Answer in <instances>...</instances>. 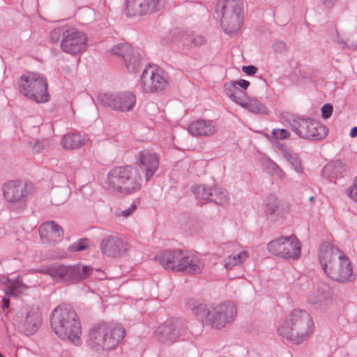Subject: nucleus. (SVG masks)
<instances>
[{"instance_id": "50", "label": "nucleus", "mask_w": 357, "mask_h": 357, "mask_svg": "<svg viewBox=\"0 0 357 357\" xmlns=\"http://www.w3.org/2000/svg\"><path fill=\"white\" fill-rule=\"evenodd\" d=\"M10 300L7 297H4L2 300V307L3 309L7 308L9 306Z\"/></svg>"}, {"instance_id": "41", "label": "nucleus", "mask_w": 357, "mask_h": 357, "mask_svg": "<svg viewBox=\"0 0 357 357\" xmlns=\"http://www.w3.org/2000/svg\"><path fill=\"white\" fill-rule=\"evenodd\" d=\"M272 135L276 140H282L289 138L290 133L285 129L275 128L272 130Z\"/></svg>"}, {"instance_id": "2", "label": "nucleus", "mask_w": 357, "mask_h": 357, "mask_svg": "<svg viewBox=\"0 0 357 357\" xmlns=\"http://www.w3.org/2000/svg\"><path fill=\"white\" fill-rule=\"evenodd\" d=\"M319 261L324 273L332 280L345 283L354 280L350 261L338 248L331 244L322 245Z\"/></svg>"}, {"instance_id": "18", "label": "nucleus", "mask_w": 357, "mask_h": 357, "mask_svg": "<svg viewBox=\"0 0 357 357\" xmlns=\"http://www.w3.org/2000/svg\"><path fill=\"white\" fill-rule=\"evenodd\" d=\"M100 248L103 255L115 258L123 256L128 245L117 236H108L103 238Z\"/></svg>"}, {"instance_id": "23", "label": "nucleus", "mask_w": 357, "mask_h": 357, "mask_svg": "<svg viewBox=\"0 0 357 357\" xmlns=\"http://www.w3.org/2000/svg\"><path fill=\"white\" fill-rule=\"evenodd\" d=\"M215 123L211 120H197L188 126V131L193 136L209 137L216 132Z\"/></svg>"}, {"instance_id": "1", "label": "nucleus", "mask_w": 357, "mask_h": 357, "mask_svg": "<svg viewBox=\"0 0 357 357\" xmlns=\"http://www.w3.org/2000/svg\"><path fill=\"white\" fill-rule=\"evenodd\" d=\"M315 326L312 317L305 310L290 312L278 326V334L293 344H301L313 334Z\"/></svg>"}, {"instance_id": "52", "label": "nucleus", "mask_w": 357, "mask_h": 357, "mask_svg": "<svg viewBox=\"0 0 357 357\" xmlns=\"http://www.w3.org/2000/svg\"><path fill=\"white\" fill-rule=\"evenodd\" d=\"M310 201H312V200H313V197H311L310 198Z\"/></svg>"}, {"instance_id": "34", "label": "nucleus", "mask_w": 357, "mask_h": 357, "mask_svg": "<svg viewBox=\"0 0 357 357\" xmlns=\"http://www.w3.org/2000/svg\"><path fill=\"white\" fill-rule=\"evenodd\" d=\"M40 316L38 312L29 313L25 318V326L30 333H35L40 324Z\"/></svg>"}, {"instance_id": "11", "label": "nucleus", "mask_w": 357, "mask_h": 357, "mask_svg": "<svg viewBox=\"0 0 357 357\" xmlns=\"http://www.w3.org/2000/svg\"><path fill=\"white\" fill-rule=\"evenodd\" d=\"M169 84L165 72L154 65H148L142 72L138 85L144 93H155L165 89Z\"/></svg>"}, {"instance_id": "31", "label": "nucleus", "mask_w": 357, "mask_h": 357, "mask_svg": "<svg viewBox=\"0 0 357 357\" xmlns=\"http://www.w3.org/2000/svg\"><path fill=\"white\" fill-rule=\"evenodd\" d=\"M345 165L340 160L328 163L323 169V174L332 178L342 177L345 172Z\"/></svg>"}, {"instance_id": "36", "label": "nucleus", "mask_w": 357, "mask_h": 357, "mask_svg": "<svg viewBox=\"0 0 357 357\" xmlns=\"http://www.w3.org/2000/svg\"><path fill=\"white\" fill-rule=\"evenodd\" d=\"M192 192L197 199H209L213 197L212 188L203 185L194 186Z\"/></svg>"}, {"instance_id": "55", "label": "nucleus", "mask_w": 357, "mask_h": 357, "mask_svg": "<svg viewBox=\"0 0 357 357\" xmlns=\"http://www.w3.org/2000/svg\"><path fill=\"white\" fill-rule=\"evenodd\" d=\"M0 357H3V356L0 354Z\"/></svg>"}, {"instance_id": "51", "label": "nucleus", "mask_w": 357, "mask_h": 357, "mask_svg": "<svg viewBox=\"0 0 357 357\" xmlns=\"http://www.w3.org/2000/svg\"><path fill=\"white\" fill-rule=\"evenodd\" d=\"M350 136H351V137H357V126H356V127L353 128L351 130V132H350Z\"/></svg>"}, {"instance_id": "29", "label": "nucleus", "mask_w": 357, "mask_h": 357, "mask_svg": "<svg viewBox=\"0 0 357 357\" xmlns=\"http://www.w3.org/2000/svg\"><path fill=\"white\" fill-rule=\"evenodd\" d=\"M242 107L254 114H266V107L256 98L245 97L238 103Z\"/></svg>"}, {"instance_id": "54", "label": "nucleus", "mask_w": 357, "mask_h": 357, "mask_svg": "<svg viewBox=\"0 0 357 357\" xmlns=\"http://www.w3.org/2000/svg\"><path fill=\"white\" fill-rule=\"evenodd\" d=\"M176 31H174V32H173L172 34H174H174L176 33Z\"/></svg>"}, {"instance_id": "32", "label": "nucleus", "mask_w": 357, "mask_h": 357, "mask_svg": "<svg viewBox=\"0 0 357 357\" xmlns=\"http://www.w3.org/2000/svg\"><path fill=\"white\" fill-rule=\"evenodd\" d=\"M266 213L268 218H273L280 214V201L273 195L268 196L264 200Z\"/></svg>"}, {"instance_id": "49", "label": "nucleus", "mask_w": 357, "mask_h": 357, "mask_svg": "<svg viewBox=\"0 0 357 357\" xmlns=\"http://www.w3.org/2000/svg\"><path fill=\"white\" fill-rule=\"evenodd\" d=\"M337 0H321L322 3L328 8L332 7Z\"/></svg>"}, {"instance_id": "39", "label": "nucleus", "mask_w": 357, "mask_h": 357, "mask_svg": "<svg viewBox=\"0 0 357 357\" xmlns=\"http://www.w3.org/2000/svg\"><path fill=\"white\" fill-rule=\"evenodd\" d=\"M132 47L128 44H119L114 46L110 53L114 55H119L123 58V54H126L131 51Z\"/></svg>"}, {"instance_id": "20", "label": "nucleus", "mask_w": 357, "mask_h": 357, "mask_svg": "<svg viewBox=\"0 0 357 357\" xmlns=\"http://www.w3.org/2000/svg\"><path fill=\"white\" fill-rule=\"evenodd\" d=\"M180 264L178 272L188 274H199L204 269V264L197 255L181 250Z\"/></svg>"}, {"instance_id": "17", "label": "nucleus", "mask_w": 357, "mask_h": 357, "mask_svg": "<svg viewBox=\"0 0 357 357\" xmlns=\"http://www.w3.org/2000/svg\"><path fill=\"white\" fill-rule=\"evenodd\" d=\"M100 102L114 110L128 112L136 105V96L130 91L113 94H103L100 96Z\"/></svg>"}, {"instance_id": "19", "label": "nucleus", "mask_w": 357, "mask_h": 357, "mask_svg": "<svg viewBox=\"0 0 357 357\" xmlns=\"http://www.w3.org/2000/svg\"><path fill=\"white\" fill-rule=\"evenodd\" d=\"M159 155L151 151L144 150L138 154V167L141 172L144 173L146 181H149L159 167Z\"/></svg>"}, {"instance_id": "48", "label": "nucleus", "mask_w": 357, "mask_h": 357, "mask_svg": "<svg viewBox=\"0 0 357 357\" xmlns=\"http://www.w3.org/2000/svg\"><path fill=\"white\" fill-rule=\"evenodd\" d=\"M234 84H236L238 87H241L244 90L247 89L250 86V82L245 79H239L238 81L235 82Z\"/></svg>"}, {"instance_id": "33", "label": "nucleus", "mask_w": 357, "mask_h": 357, "mask_svg": "<svg viewBox=\"0 0 357 357\" xmlns=\"http://www.w3.org/2000/svg\"><path fill=\"white\" fill-rule=\"evenodd\" d=\"M123 60L128 70L130 73H135L140 65V56L132 48L131 51L123 54Z\"/></svg>"}, {"instance_id": "25", "label": "nucleus", "mask_w": 357, "mask_h": 357, "mask_svg": "<svg viewBox=\"0 0 357 357\" xmlns=\"http://www.w3.org/2000/svg\"><path fill=\"white\" fill-rule=\"evenodd\" d=\"M276 148L280 151L282 157L289 162L291 168L297 173H303V167L301 158L297 153L287 147L284 144L277 143Z\"/></svg>"}, {"instance_id": "5", "label": "nucleus", "mask_w": 357, "mask_h": 357, "mask_svg": "<svg viewBox=\"0 0 357 357\" xmlns=\"http://www.w3.org/2000/svg\"><path fill=\"white\" fill-rule=\"evenodd\" d=\"M125 335L126 330L122 326L102 322L89 329L87 344L94 351H107L114 349Z\"/></svg>"}, {"instance_id": "16", "label": "nucleus", "mask_w": 357, "mask_h": 357, "mask_svg": "<svg viewBox=\"0 0 357 357\" xmlns=\"http://www.w3.org/2000/svg\"><path fill=\"white\" fill-rule=\"evenodd\" d=\"M306 301L314 309L325 312L332 303L330 287L321 282L313 284L307 293Z\"/></svg>"}, {"instance_id": "24", "label": "nucleus", "mask_w": 357, "mask_h": 357, "mask_svg": "<svg viewBox=\"0 0 357 357\" xmlns=\"http://www.w3.org/2000/svg\"><path fill=\"white\" fill-rule=\"evenodd\" d=\"M181 250H165L156 255L160 264L166 270L178 272Z\"/></svg>"}, {"instance_id": "6", "label": "nucleus", "mask_w": 357, "mask_h": 357, "mask_svg": "<svg viewBox=\"0 0 357 357\" xmlns=\"http://www.w3.org/2000/svg\"><path fill=\"white\" fill-rule=\"evenodd\" d=\"M142 181L139 170L127 165L110 170L105 185L113 193L128 195L139 190L142 186Z\"/></svg>"}, {"instance_id": "42", "label": "nucleus", "mask_w": 357, "mask_h": 357, "mask_svg": "<svg viewBox=\"0 0 357 357\" xmlns=\"http://www.w3.org/2000/svg\"><path fill=\"white\" fill-rule=\"evenodd\" d=\"M66 28H68V26L56 27L50 33V38L52 42L56 43L61 36L63 38V33Z\"/></svg>"}, {"instance_id": "15", "label": "nucleus", "mask_w": 357, "mask_h": 357, "mask_svg": "<svg viewBox=\"0 0 357 357\" xmlns=\"http://www.w3.org/2000/svg\"><path fill=\"white\" fill-rule=\"evenodd\" d=\"M3 197L7 205L13 211H22L26 207L25 194L26 185L17 181H11L2 187Z\"/></svg>"}, {"instance_id": "7", "label": "nucleus", "mask_w": 357, "mask_h": 357, "mask_svg": "<svg viewBox=\"0 0 357 357\" xmlns=\"http://www.w3.org/2000/svg\"><path fill=\"white\" fill-rule=\"evenodd\" d=\"M216 12L221 15L220 23L225 33L232 37L241 29L243 20V0H222Z\"/></svg>"}, {"instance_id": "27", "label": "nucleus", "mask_w": 357, "mask_h": 357, "mask_svg": "<svg viewBox=\"0 0 357 357\" xmlns=\"http://www.w3.org/2000/svg\"><path fill=\"white\" fill-rule=\"evenodd\" d=\"M5 284L4 292L8 296H18L24 294L29 287L25 284L18 277L14 280L4 278L2 281Z\"/></svg>"}, {"instance_id": "21", "label": "nucleus", "mask_w": 357, "mask_h": 357, "mask_svg": "<svg viewBox=\"0 0 357 357\" xmlns=\"http://www.w3.org/2000/svg\"><path fill=\"white\" fill-rule=\"evenodd\" d=\"M160 0H126L128 16L145 15L159 9Z\"/></svg>"}, {"instance_id": "38", "label": "nucleus", "mask_w": 357, "mask_h": 357, "mask_svg": "<svg viewBox=\"0 0 357 357\" xmlns=\"http://www.w3.org/2000/svg\"><path fill=\"white\" fill-rule=\"evenodd\" d=\"M89 248V241L86 238H82L69 245L68 250L70 252H79L88 250Z\"/></svg>"}, {"instance_id": "10", "label": "nucleus", "mask_w": 357, "mask_h": 357, "mask_svg": "<svg viewBox=\"0 0 357 357\" xmlns=\"http://www.w3.org/2000/svg\"><path fill=\"white\" fill-rule=\"evenodd\" d=\"M267 249L272 255L285 259L298 260L301 255V245L294 234L270 241Z\"/></svg>"}, {"instance_id": "45", "label": "nucleus", "mask_w": 357, "mask_h": 357, "mask_svg": "<svg viewBox=\"0 0 357 357\" xmlns=\"http://www.w3.org/2000/svg\"><path fill=\"white\" fill-rule=\"evenodd\" d=\"M242 70L248 75H252L257 72V68L254 66H243Z\"/></svg>"}, {"instance_id": "30", "label": "nucleus", "mask_w": 357, "mask_h": 357, "mask_svg": "<svg viewBox=\"0 0 357 357\" xmlns=\"http://www.w3.org/2000/svg\"><path fill=\"white\" fill-rule=\"evenodd\" d=\"M224 91L226 96L238 105L241 102L242 98L245 97V93L233 82L225 83Z\"/></svg>"}, {"instance_id": "3", "label": "nucleus", "mask_w": 357, "mask_h": 357, "mask_svg": "<svg viewBox=\"0 0 357 357\" xmlns=\"http://www.w3.org/2000/svg\"><path fill=\"white\" fill-rule=\"evenodd\" d=\"M188 308L196 317L213 328L220 329L234 321L236 315V305L229 301H225L211 306L208 309L204 304L195 298H190L186 303Z\"/></svg>"}, {"instance_id": "4", "label": "nucleus", "mask_w": 357, "mask_h": 357, "mask_svg": "<svg viewBox=\"0 0 357 357\" xmlns=\"http://www.w3.org/2000/svg\"><path fill=\"white\" fill-rule=\"evenodd\" d=\"M50 324L60 339L75 345L81 343V325L71 305L61 304L57 306L52 312Z\"/></svg>"}, {"instance_id": "9", "label": "nucleus", "mask_w": 357, "mask_h": 357, "mask_svg": "<svg viewBox=\"0 0 357 357\" xmlns=\"http://www.w3.org/2000/svg\"><path fill=\"white\" fill-rule=\"evenodd\" d=\"M93 271L91 266L82 264L69 266L54 264L47 268L45 273L58 282L75 283L89 278Z\"/></svg>"}, {"instance_id": "22", "label": "nucleus", "mask_w": 357, "mask_h": 357, "mask_svg": "<svg viewBox=\"0 0 357 357\" xmlns=\"http://www.w3.org/2000/svg\"><path fill=\"white\" fill-rule=\"evenodd\" d=\"M38 231L43 242L50 244L59 241L63 234V229L53 221L42 224Z\"/></svg>"}, {"instance_id": "44", "label": "nucleus", "mask_w": 357, "mask_h": 357, "mask_svg": "<svg viewBox=\"0 0 357 357\" xmlns=\"http://www.w3.org/2000/svg\"><path fill=\"white\" fill-rule=\"evenodd\" d=\"M268 167L273 171V173L278 174L279 173H283L280 167L271 160L268 161Z\"/></svg>"}, {"instance_id": "47", "label": "nucleus", "mask_w": 357, "mask_h": 357, "mask_svg": "<svg viewBox=\"0 0 357 357\" xmlns=\"http://www.w3.org/2000/svg\"><path fill=\"white\" fill-rule=\"evenodd\" d=\"M135 210V206L132 205L130 208L126 210H123L119 212V215L123 217H128Z\"/></svg>"}, {"instance_id": "26", "label": "nucleus", "mask_w": 357, "mask_h": 357, "mask_svg": "<svg viewBox=\"0 0 357 357\" xmlns=\"http://www.w3.org/2000/svg\"><path fill=\"white\" fill-rule=\"evenodd\" d=\"M86 138L79 132L66 133L61 139V147L68 151L78 149L86 144Z\"/></svg>"}, {"instance_id": "8", "label": "nucleus", "mask_w": 357, "mask_h": 357, "mask_svg": "<svg viewBox=\"0 0 357 357\" xmlns=\"http://www.w3.org/2000/svg\"><path fill=\"white\" fill-rule=\"evenodd\" d=\"M17 84L20 93L37 103H45L50 100L47 81L43 74L27 73L20 77Z\"/></svg>"}, {"instance_id": "37", "label": "nucleus", "mask_w": 357, "mask_h": 357, "mask_svg": "<svg viewBox=\"0 0 357 357\" xmlns=\"http://www.w3.org/2000/svg\"><path fill=\"white\" fill-rule=\"evenodd\" d=\"M212 192H213V197L211 199V202L220 205L224 204L227 202L226 192L221 188L215 185L212 188Z\"/></svg>"}, {"instance_id": "46", "label": "nucleus", "mask_w": 357, "mask_h": 357, "mask_svg": "<svg viewBox=\"0 0 357 357\" xmlns=\"http://www.w3.org/2000/svg\"><path fill=\"white\" fill-rule=\"evenodd\" d=\"M322 116L325 119L328 118L332 114L333 108L329 105H325L321 108Z\"/></svg>"}, {"instance_id": "35", "label": "nucleus", "mask_w": 357, "mask_h": 357, "mask_svg": "<svg viewBox=\"0 0 357 357\" xmlns=\"http://www.w3.org/2000/svg\"><path fill=\"white\" fill-rule=\"evenodd\" d=\"M182 38L184 44L190 45L192 47L202 45L206 42V38L199 34H184L182 36Z\"/></svg>"}, {"instance_id": "14", "label": "nucleus", "mask_w": 357, "mask_h": 357, "mask_svg": "<svg viewBox=\"0 0 357 357\" xmlns=\"http://www.w3.org/2000/svg\"><path fill=\"white\" fill-rule=\"evenodd\" d=\"M185 332L183 321L173 319L159 326L154 335L158 342L169 345L177 342Z\"/></svg>"}, {"instance_id": "53", "label": "nucleus", "mask_w": 357, "mask_h": 357, "mask_svg": "<svg viewBox=\"0 0 357 357\" xmlns=\"http://www.w3.org/2000/svg\"><path fill=\"white\" fill-rule=\"evenodd\" d=\"M176 40V39L174 38V37H172V40Z\"/></svg>"}, {"instance_id": "40", "label": "nucleus", "mask_w": 357, "mask_h": 357, "mask_svg": "<svg viewBox=\"0 0 357 357\" xmlns=\"http://www.w3.org/2000/svg\"><path fill=\"white\" fill-rule=\"evenodd\" d=\"M347 196L357 203V176L354 177L352 184L347 188Z\"/></svg>"}, {"instance_id": "43", "label": "nucleus", "mask_w": 357, "mask_h": 357, "mask_svg": "<svg viewBox=\"0 0 357 357\" xmlns=\"http://www.w3.org/2000/svg\"><path fill=\"white\" fill-rule=\"evenodd\" d=\"M273 47L276 52L282 53L287 49L286 44L282 41H277L273 45Z\"/></svg>"}, {"instance_id": "28", "label": "nucleus", "mask_w": 357, "mask_h": 357, "mask_svg": "<svg viewBox=\"0 0 357 357\" xmlns=\"http://www.w3.org/2000/svg\"><path fill=\"white\" fill-rule=\"evenodd\" d=\"M250 257L247 250H242L237 254H231L222 260V265L227 270H232L236 266L242 265Z\"/></svg>"}, {"instance_id": "13", "label": "nucleus", "mask_w": 357, "mask_h": 357, "mask_svg": "<svg viewBox=\"0 0 357 357\" xmlns=\"http://www.w3.org/2000/svg\"><path fill=\"white\" fill-rule=\"evenodd\" d=\"M291 129L301 138L319 140L328 133L326 126L310 119H296L291 123Z\"/></svg>"}, {"instance_id": "12", "label": "nucleus", "mask_w": 357, "mask_h": 357, "mask_svg": "<svg viewBox=\"0 0 357 357\" xmlns=\"http://www.w3.org/2000/svg\"><path fill=\"white\" fill-rule=\"evenodd\" d=\"M87 40L88 37L84 32L68 26L64 29L60 47L64 52L76 55L86 50Z\"/></svg>"}]
</instances>
